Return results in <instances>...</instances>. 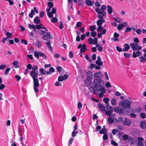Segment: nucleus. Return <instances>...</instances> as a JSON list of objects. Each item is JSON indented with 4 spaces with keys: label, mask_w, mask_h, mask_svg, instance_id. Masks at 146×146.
<instances>
[{
    "label": "nucleus",
    "mask_w": 146,
    "mask_h": 146,
    "mask_svg": "<svg viewBox=\"0 0 146 146\" xmlns=\"http://www.w3.org/2000/svg\"><path fill=\"white\" fill-rule=\"evenodd\" d=\"M94 88L92 86L89 87L90 92L95 94H97V91L104 88L105 84L104 81L100 79H95L93 82Z\"/></svg>",
    "instance_id": "1"
},
{
    "label": "nucleus",
    "mask_w": 146,
    "mask_h": 146,
    "mask_svg": "<svg viewBox=\"0 0 146 146\" xmlns=\"http://www.w3.org/2000/svg\"><path fill=\"white\" fill-rule=\"evenodd\" d=\"M131 101L127 100H125L121 102V104L123 108L124 109H127V111L126 110L123 111V113L124 114L128 115L129 112V111L131 110Z\"/></svg>",
    "instance_id": "2"
},
{
    "label": "nucleus",
    "mask_w": 146,
    "mask_h": 146,
    "mask_svg": "<svg viewBox=\"0 0 146 146\" xmlns=\"http://www.w3.org/2000/svg\"><path fill=\"white\" fill-rule=\"evenodd\" d=\"M38 67L36 66L33 67L32 70L30 73V75L33 79L38 78Z\"/></svg>",
    "instance_id": "3"
},
{
    "label": "nucleus",
    "mask_w": 146,
    "mask_h": 146,
    "mask_svg": "<svg viewBox=\"0 0 146 146\" xmlns=\"http://www.w3.org/2000/svg\"><path fill=\"white\" fill-rule=\"evenodd\" d=\"M51 8L48 7V8L46 9L47 15L48 17L50 18L52 17L53 16V14H55L56 12V9L54 7L52 9L51 12H50L51 9Z\"/></svg>",
    "instance_id": "4"
},
{
    "label": "nucleus",
    "mask_w": 146,
    "mask_h": 146,
    "mask_svg": "<svg viewBox=\"0 0 146 146\" xmlns=\"http://www.w3.org/2000/svg\"><path fill=\"white\" fill-rule=\"evenodd\" d=\"M131 46V49L133 50H140L142 49V47L141 46H139L137 43H131L130 44Z\"/></svg>",
    "instance_id": "5"
},
{
    "label": "nucleus",
    "mask_w": 146,
    "mask_h": 146,
    "mask_svg": "<svg viewBox=\"0 0 146 146\" xmlns=\"http://www.w3.org/2000/svg\"><path fill=\"white\" fill-rule=\"evenodd\" d=\"M33 83L34 85V89L35 91L38 92V90L37 87L39 86V80L38 78L33 79Z\"/></svg>",
    "instance_id": "6"
},
{
    "label": "nucleus",
    "mask_w": 146,
    "mask_h": 146,
    "mask_svg": "<svg viewBox=\"0 0 146 146\" xmlns=\"http://www.w3.org/2000/svg\"><path fill=\"white\" fill-rule=\"evenodd\" d=\"M108 111H106V114L109 116L111 115V113L113 111V109L112 107L110 105H107L106 106Z\"/></svg>",
    "instance_id": "7"
},
{
    "label": "nucleus",
    "mask_w": 146,
    "mask_h": 146,
    "mask_svg": "<svg viewBox=\"0 0 146 146\" xmlns=\"http://www.w3.org/2000/svg\"><path fill=\"white\" fill-rule=\"evenodd\" d=\"M78 48H81L80 49V52H84L87 50L86 45L84 44H83L82 45L81 44H80L78 45Z\"/></svg>",
    "instance_id": "8"
},
{
    "label": "nucleus",
    "mask_w": 146,
    "mask_h": 146,
    "mask_svg": "<svg viewBox=\"0 0 146 146\" xmlns=\"http://www.w3.org/2000/svg\"><path fill=\"white\" fill-rule=\"evenodd\" d=\"M99 91H100V92L99 93V97L100 98L104 96V94L106 93V90L105 88H102L100 90H98L97 91V94L98 93V92Z\"/></svg>",
    "instance_id": "9"
},
{
    "label": "nucleus",
    "mask_w": 146,
    "mask_h": 146,
    "mask_svg": "<svg viewBox=\"0 0 146 146\" xmlns=\"http://www.w3.org/2000/svg\"><path fill=\"white\" fill-rule=\"evenodd\" d=\"M122 124L123 125L127 126H129L131 124L130 120L126 118L123 121Z\"/></svg>",
    "instance_id": "10"
},
{
    "label": "nucleus",
    "mask_w": 146,
    "mask_h": 146,
    "mask_svg": "<svg viewBox=\"0 0 146 146\" xmlns=\"http://www.w3.org/2000/svg\"><path fill=\"white\" fill-rule=\"evenodd\" d=\"M43 38L45 40L48 41L51 38V33L49 32L47 33L46 34L44 35Z\"/></svg>",
    "instance_id": "11"
},
{
    "label": "nucleus",
    "mask_w": 146,
    "mask_h": 146,
    "mask_svg": "<svg viewBox=\"0 0 146 146\" xmlns=\"http://www.w3.org/2000/svg\"><path fill=\"white\" fill-rule=\"evenodd\" d=\"M68 78V76L67 75H64L63 76H60L58 78V80L59 82H62L66 80Z\"/></svg>",
    "instance_id": "12"
},
{
    "label": "nucleus",
    "mask_w": 146,
    "mask_h": 146,
    "mask_svg": "<svg viewBox=\"0 0 146 146\" xmlns=\"http://www.w3.org/2000/svg\"><path fill=\"white\" fill-rule=\"evenodd\" d=\"M141 54V52L139 50H137L136 51H134L133 52L132 57L134 58H136L137 57L139 56Z\"/></svg>",
    "instance_id": "13"
},
{
    "label": "nucleus",
    "mask_w": 146,
    "mask_h": 146,
    "mask_svg": "<svg viewBox=\"0 0 146 146\" xmlns=\"http://www.w3.org/2000/svg\"><path fill=\"white\" fill-rule=\"evenodd\" d=\"M87 76L89 80H91L93 77L92 72L90 71H88L87 73Z\"/></svg>",
    "instance_id": "14"
},
{
    "label": "nucleus",
    "mask_w": 146,
    "mask_h": 146,
    "mask_svg": "<svg viewBox=\"0 0 146 146\" xmlns=\"http://www.w3.org/2000/svg\"><path fill=\"white\" fill-rule=\"evenodd\" d=\"M123 50L124 52H127L130 48V46L127 43L125 44L123 46Z\"/></svg>",
    "instance_id": "15"
},
{
    "label": "nucleus",
    "mask_w": 146,
    "mask_h": 146,
    "mask_svg": "<svg viewBox=\"0 0 146 146\" xmlns=\"http://www.w3.org/2000/svg\"><path fill=\"white\" fill-rule=\"evenodd\" d=\"M140 126L142 129H146V123L144 121H141L140 122Z\"/></svg>",
    "instance_id": "16"
},
{
    "label": "nucleus",
    "mask_w": 146,
    "mask_h": 146,
    "mask_svg": "<svg viewBox=\"0 0 146 146\" xmlns=\"http://www.w3.org/2000/svg\"><path fill=\"white\" fill-rule=\"evenodd\" d=\"M119 35L118 34H117L116 32H115L114 33L113 36L115 38H113L112 39V40H113L114 41H118L119 39L118 38V37L119 36Z\"/></svg>",
    "instance_id": "17"
},
{
    "label": "nucleus",
    "mask_w": 146,
    "mask_h": 146,
    "mask_svg": "<svg viewBox=\"0 0 146 146\" xmlns=\"http://www.w3.org/2000/svg\"><path fill=\"white\" fill-rule=\"evenodd\" d=\"M98 106L99 109L102 111H104L105 109L104 106L102 104H98Z\"/></svg>",
    "instance_id": "18"
},
{
    "label": "nucleus",
    "mask_w": 146,
    "mask_h": 146,
    "mask_svg": "<svg viewBox=\"0 0 146 146\" xmlns=\"http://www.w3.org/2000/svg\"><path fill=\"white\" fill-rule=\"evenodd\" d=\"M102 74L100 72H97L94 74V76L95 78H101L102 77Z\"/></svg>",
    "instance_id": "19"
},
{
    "label": "nucleus",
    "mask_w": 146,
    "mask_h": 146,
    "mask_svg": "<svg viewBox=\"0 0 146 146\" xmlns=\"http://www.w3.org/2000/svg\"><path fill=\"white\" fill-rule=\"evenodd\" d=\"M105 21V20L104 19H102L101 20H99L97 21V24L98 26H100L102 23Z\"/></svg>",
    "instance_id": "20"
},
{
    "label": "nucleus",
    "mask_w": 146,
    "mask_h": 146,
    "mask_svg": "<svg viewBox=\"0 0 146 146\" xmlns=\"http://www.w3.org/2000/svg\"><path fill=\"white\" fill-rule=\"evenodd\" d=\"M85 3L88 6H92L93 5V3L90 0H86Z\"/></svg>",
    "instance_id": "21"
},
{
    "label": "nucleus",
    "mask_w": 146,
    "mask_h": 146,
    "mask_svg": "<svg viewBox=\"0 0 146 146\" xmlns=\"http://www.w3.org/2000/svg\"><path fill=\"white\" fill-rule=\"evenodd\" d=\"M34 22L36 24H39L40 22L39 17L37 16L35 17L34 19Z\"/></svg>",
    "instance_id": "22"
},
{
    "label": "nucleus",
    "mask_w": 146,
    "mask_h": 146,
    "mask_svg": "<svg viewBox=\"0 0 146 146\" xmlns=\"http://www.w3.org/2000/svg\"><path fill=\"white\" fill-rule=\"evenodd\" d=\"M140 61L142 63H145L146 60V59L143 56H141L139 57Z\"/></svg>",
    "instance_id": "23"
},
{
    "label": "nucleus",
    "mask_w": 146,
    "mask_h": 146,
    "mask_svg": "<svg viewBox=\"0 0 146 146\" xmlns=\"http://www.w3.org/2000/svg\"><path fill=\"white\" fill-rule=\"evenodd\" d=\"M108 14H111L113 11V9L110 6H108Z\"/></svg>",
    "instance_id": "24"
},
{
    "label": "nucleus",
    "mask_w": 146,
    "mask_h": 146,
    "mask_svg": "<svg viewBox=\"0 0 146 146\" xmlns=\"http://www.w3.org/2000/svg\"><path fill=\"white\" fill-rule=\"evenodd\" d=\"M46 45H47V47L50 50H52V47L51 45L50 41L48 42H45Z\"/></svg>",
    "instance_id": "25"
},
{
    "label": "nucleus",
    "mask_w": 146,
    "mask_h": 146,
    "mask_svg": "<svg viewBox=\"0 0 146 146\" xmlns=\"http://www.w3.org/2000/svg\"><path fill=\"white\" fill-rule=\"evenodd\" d=\"M57 15L55 14V17L53 18L51 20V21L52 23H54L58 21V19L57 18Z\"/></svg>",
    "instance_id": "26"
},
{
    "label": "nucleus",
    "mask_w": 146,
    "mask_h": 146,
    "mask_svg": "<svg viewBox=\"0 0 146 146\" xmlns=\"http://www.w3.org/2000/svg\"><path fill=\"white\" fill-rule=\"evenodd\" d=\"M107 132V130L105 128H102L100 131L99 133L101 134H105Z\"/></svg>",
    "instance_id": "27"
},
{
    "label": "nucleus",
    "mask_w": 146,
    "mask_h": 146,
    "mask_svg": "<svg viewBox=\"0 0 146 146\" xmlns=\"http://www.w3.org/2000/svg\"><path fill=\"white\" fill-rule=\"evenodd\" d=\"M114 119H112L110 117L108 118V123L110 124L114 122Z\"/></svg>",
    "instance_id": "28"
},
{
    "label": "nucleus",
    "mask_w": 146,
    "mask_h": 146,
    "mask_svg": "<svg viewBox=\"0 0 146 146\" xmlns=\"http://www.w3.org/2000/svg\"><path fill=\"white\" fill-rule=\"evenodd\" d=\"M111 104L113 106L115 105L116 104V100L115 98H113L111 100Z\"/></svg>",
    "instance_id": "29"
},
{
    "label": "nucleus",
    "mask_w": 146,
    "mask_h": 146,
    "mask_svg": "<svg viewBox=\"0 0 146 146\" xmlns=\"http://www.w3.org/2000/svg\"><path fill=\"white\" fill-rule=\"evenodd\" d=\"M110 100V99L109 98H104L103 99V101L104 102L106 103V104L107 105H108V102Z\"/></svg>",
    "instance_id": "30"
},
{
    "label": "nucleus",
    "mask_w": 146,
    "mask_h": 146,
    "mask_svg": "<svg viewBox=\"0 0 146 146\" xmlns=\"http://www.w3.org/2000/svg\"><path fill=\"white\" fill-rule=\"evenodd\" d=\"M68 2V3L69 5L71 7V9H72V5H73V0H67Z\"/></svg>",
    "instance_id": "31"
},
{
    "label": "nucleus",
    "mask_w": 146,
    "mask_h": 146,
    "mask_svg": "<svg viewBox=\"0 0 146 146\" xmlns=\"http://www.w3.org/2000/svg\"><path fill=\"white\" fill-rule=\"evenodd\" d=\"M35 11L34 10H32L31 11V13L29 15V16L31 18L33 17V15L35 14Z\"/></svg>",
    "instance_id": "32"
},
{
    "label": "nucleus",
    "mask_w": 146,
    "mask_h": 146,
    "mask_svg": "<svg viewBox=\"0 0 146 146\" xmlns=\"http://www.w3.org/2000/svg\"><path fill=\"white\" fill-rule=\"evenodd\" d=\"M34 55L36 57L37 59L39 58V52H38L36 51H34Z\"/></svg>",
    "instance_id": "33"
},
{
    "label": "nucleus",
    "mask_w": 146,
    "mask_h": 146,
    "mask_svg": "<svg viewBox=\"0 0 146 146\" xmlns=\"http://www.w3.org/2000/svg\"><path fill=\"white\" fill-rule=\"evenodd\" d=\"M39 55L40 56L43 57L45 59L46 58V56L45 54L43 53H42L40 52H39Z\"/></svg>",
    "instance_id": "34"
},
{
    "label": "nucleus",
    "mask_w": 146,
    "mask_h": 146,
    "mask_svg": "<svg viewBox=\"0 0 146 146\" xmlns=\"http://www.w3.org/2000/svg\"><path fill=\"white\" fill-rule=\"evenodd\" d=\"M90 34L91 36L93 37H95L97 35L96 33L94 31H92Z\"/></svg>",
    "instance_id": "35"
},
{
    "label": "nucleus",
    "mask_w": 146,
    "mask_h": 146,
    "mask_svg": "<svg viewBox=\"0 0 146 146\" xmlns=\"http://www.w3.org/2000/svg\"><path fill=\"white\" fill-rule=\"evenodd\" d=\"M78 133V131H75L74 130L72 133V135L73 137H74L76 136V135Z\"/></svg>",
    "instance_id": "36"
},
{
    "label": "nucleus",
    "mask_w": 146,
    "mask_h": 146,
    "mask_svg": "<svg viewBox=\"0 0 146 146\" xmlns=\"http://www.w3.org/2000/svg\"><path fill=\"white\" fill-rule=\"evenodd\" d=\"M13 64L15 68H18L19 67V65L18 64V62L17 61H14L13 63Z\"/></svg>",
    "instance_id": "37"
},
{
    "label": "nucleus",
    "mask_w": 146,
    "mask_h": 146,
    "mask_svg": "<svg viewBox=\"0 0 146 146\" xmlns=\"http://www.w3.org/2000/svg\"><path fill=\"white\" fill-rule=\"evenodd\" d=\"M40 72H41V74L44 75L46 73V71L44 70L43 68L40 69L39 70Z\"/></svg>",
    "instance_id": "38"
},
{
    "label": "nucleus",
    "mask_w": 146,
    "mask_h": 146,
    "mask_svg": "<svg viewBox=\"0 0 146 146\" xmlns=\"http://www.w3.org/2000/svg\"><path fill=\"white\" fill-rule=\"evenodd\" d=\"M88 42L90 44H93V39L91 37L89 38L88 39Z\"/></svg>",
    "instance_id": "39"
},
{
    "label": "nucleus",
    "mask_w": 146,
    "mask_h": 146,
    "mask_svg": "<svg viewBox=\"0 0 146 146\" xmlns=\"http://www.w3.org/2000/svg\"><path fill=\"white\" fill-rule=\"evenodd\" d=\"M96 63L97 64L100 66L102 65L103 64V62L101 61L96 60Z\"/></svg>",
    "instance_id": "40"
},
{
    "label": "nucleus",
    "mask_w": 146,
    "mask_h": 146,
    "mask_svg": "<svg viewBox=\"0 0 146 146\" xmlns=\"http://www.w3.org/2000/svg\"><path fill=\"white\" fill-rule=\"evenodd\" d=\"M28 27L31 29H33L35 27V25H31L30 24H28Z\"/></svg>",
    "instance_id": "41"
},
{
    "label": "nucleus",
    "mask_w": 146,
    "mask_h": 146,
    "mask_svg": "<svg viewBox=\"0 0 146 146\" xmlns=\"http://www.w3.org/2000/svg\"><path fill=\"white\" fill-rule=\"evenodd\" d=\"M48 7L50 8H52L53 6V4L51 2H48Z\"/></svg>",
    "instance_id": "42"
},
{
    "label": "nucleus",
    "mask_w": 146,
    "mask_h": 146,
    "mask_svg": "<svg viewBox=\"0 0 146 146\" xmlns=\"http://www.w3.org/2000/svg\"><path fill=\"white\" fill-rule=\"evenodd\" d=\"M119 123H121L123 122V117H122L120 116L118 117V118Z\"/></svg>",
    "instance_id": "43"
},
{
    "label": "nucleus",
    "mask_w": 146,
    "mask_h": 146,
    "mask_svg": "<svg viewBox=\"0 0 146 146\" xmlns=\"http://www.w3.org/2000/svg\"><path fill=\"white\" fill-rule=\"evenodd\" d=\"M6 35L7 36V37H8L10 38H11L12 35V34L9 32H7L6 34Z\"/></svg>",
    "instance_id": "44"
},
{
    "label": "nucleus",
    "mask_w": 146,
    "mask_h": 146,
    "mask_svg": "<svg viewBox=\"0 0 146 146\" xmlns=\"http://www.w3.org/2000/svg\"><path fill=\"white\" fill-rule=\"evenodd\" d=\"M77 106L78 108L79 109H80L82 107V105L81 102H78L77 104Z\"/></svg>",
    "instance_id": "45"
},
{
    "label": "nucleus",
    "mask_w": 146,
    "mask_h": 146,
    "mask_svg": "<svg viewBox=\"0 0 146 146\" xmlns=\"http://www.w3.org/2000/svg\"><path fill=\"white\" fill-rule=\"evenodd\" d=\"M132 29L130 27H127L125 28V32H130L131 30Z\"/></svg>",
    "instance_id": "46"
},
{
    "label": "nucleus",
    "mask_w": 146,
    "mask_h": 146,
    "mask_svg": "<svg viewBox=\"0 0 146 146\" xmlns=\"http://www.w3.org/2000/svg\"><path fill=\"white\" fill-rule=\"evenodd\" d=\"M123 140H126L128 138V136L126 134H124L123 136Z\"/></svg>",
    "instance_id": "47"
},
{
    "label": "nucleus",
    "mask_w": 146,
    "mask_h": 146,
    "mask_svg": "<svg viewBox=\"0 0 146 146\" xmlns=\"http://www.w3.org/2000/svg\"><path fill=\"white\" fill-rule=\"evenodd\" d=\"M96 29V27L95 26H91L90 28V30L91 31H94Z\"/></svg>",
    "instance_id": "48"
},
{
    "label": "nucleus",
    "mask_w": 146,
    "mask_h": 146,
    "mask_svg": "<svg viewBox=\"0 0 146 146\" xmlns=\"http://www.w3.org/2000/svg\"><path fill=\"white\" fill-rule=\"evenodd\" d=\"M82 25V23L81 22H78L76 24V27H80Z\"/></svg>",
    "instance_id": "49"
},
{
    "label": "nucleus",
    "mask_w": 146,
    "mask_h": 146,
    "mask_svg": "<svg viewBox=\"0 0 146 146\" xmlns=\"http://www.w3.org/2000/svg\"><path fill=\"white\" fill-rule=\"evenodd\" d=\"M6 67V64H1L0 66V69L3 70Z\"/></svg>",
    "instance_id": "50"
},
{
    "label": "nucleus",
    "mask_w": 146,
    "mask_h": 146,
    "mask_svg": "<svg viewBox=\"0 0 146 146\" xmlns=\"http://www.w3.org/2000/svg\"><path fill=\"white\" fill-rule=\"evenodd\" d=\"M133 42H134L137 43L139 42V41L137 37H135L133 39Z\"/></svg>",
    "instance_id": "51"
},
{
    "label": "nucleus",
    "mask_w": 146,
    "mask_h": 146,
    "mask_svg": "<svg viewBox=\"0 0 146 146\" xmlns=\"http://www.w3.org/2000/svg\"><path fill=\"white\" fill-rule=\"evenodd\" d=\"M111 143L114 146H117L118 145L117 143H116L115 141L113 140L111 141Z\"/></svg>",
    "instance_id": "52"
},
{
    "label": "nucleus",
    "mask_w": 146,
    "mask_h": 146,
    "mask_svg": "<svg viewBox=\"0 0 146 146\" xmlns=\"http://www.w3.org/2000/svg\"><path fill=\"white\" fill-rule=\"evenodd\" d=\"M98 39L97 38H94L93 39V44L95 45L97 43Z\"/></svg>",
    "instance_id": "53"
},
{
    "label": "nucleus",
    "mask_w": 146,
    "mask_h": 146,
    "mask_svg": "<svg viewBox=\"0 0 146 146\" xmlns=\"http://www.w3.org/2000/svg\"><path fill=\"white\" fill-rule=\"evenodd\" d=\"M123 27L122 25V24H119L117 27V29L118 30H120Z\"/></svg>",
    "instance_id": "54"
},
{
    "label": "nucleus",
    "mask_w": 146,
    "mask_h": 146,
    "mask_svg": "<svg viewBox=\"0 0 146 146\" xmlns=\"http://www.w3.org/2000/svg\"><path fill=\"white\" fill-rule=\"evenodd\" d=\"M106 86L107 88H110L111 87V86L110 84V83L109 82H108L106 84Z\"/></svg>",
    "instance_id": "55"
},
{
    "label": "nucleus",
    "mask_w": 146,
    "mask_h": 146,
    "mask_svg": "<svg viewBox=\"0 0 146 146\" xmlns=\"http://www.w3.org/2000/svg\"><path fill=\"white\" fill-rule=\"evenodd\" d=\"M124 56L126 58H129L130 57V54L127 53H124Z\"/></svg>",
    "instance_id": "56"
},
{
    "label": "nucleus",
    "mask_w": 146,
    "mask_h": 146,
    "mask_svg": "<svg viewBox=\"0 0 146 146\" xmlns=\"http://www.w3.org/2000/svg\"><path fill=\"white\" fill-rule=\"evenodd\" d=\"M141 117L143 119H144L145 118V114L144 113H140Z\"/></svg>",
    "instance_id": "57"
},
{
    "label": "nucleus",
    "mask_w": 146,
    "mask_h": 146,
    "mask_svg": "<svg viewBox=\"0 0 146 146\" xmlns=\"http://www.w3.org/2000/svg\"><path fill=\"white\" fill-rule=\"evenodd\" d=\"M15 78L17 81H19L20 80L21 77L19 75H16L15 76Z\"/></svg>",
    "instance_id": "58"
},
{
    "label": "nucleus",
    "mask_w": 146,
    "mask_h": 146,
    "mask_svg": "<svg viewBox=\"0 0 146 146\" xmlns=\"http://www.w3.org/2000/svg\"><path fill=\"white\" fill-rule=\"evenodd\" d=\"M103 139L104 140H107L108 139V135L106 134H104L103 136Z\"/></svg>",
    "instance_id": "59"
},
{
    "label": "nucleus",
    "mask_w": 146,
    "mask_h": 146,
    "mask_svg": "<svg viewBox=\"0 0 146 146\" xmlns=\"http://www.w3.org/2000/svg\"><path fill=\"white\" fill-rule=\"evenodd\" d=\"M73 139H74L73 138H71L70 139V140H69L68 143V144L69 145H70L72 144V142H73Z\"/></svg>",
    "instance_id": "60"
},
{
    "label": "nucleus",
    "mask_w": 146,
    "mask_h": 146,
    "mask_svg": "<svg viewBox=\"0 0 146 146\" xmlns=\"http://www.w3.org/2000/svg\"><path fill=\"white\" fill-rule=\"evenodd\" d=\"M37 45L38 48H40L42 45V43L40 41H38Z\"/></svg>",
    "instance_id": "61"
},
{
    "label": "nucleus",
    "mask_w": 146,
    "mask_h": 146,
    "mask_svg": "<svg viewBox=\"0 0 146 146\" xmlns=\"http://www.w3.org/2000/svg\"><path fill=\"white\" fill-rule=\"evenodd\" d=\"M118 130L116 129H114L112 131V134L113 135H115L116 133L118 131Z\"/></svg>",
    "instance_id": "62"
},
{
    "label": "nucleus",
    "mask_w": 146,
    "mask_h": 146,
    "mask_svg": "<svg viewBox=\"0 0 146 146\" xmlns=\"http://www.w3.org/2000/svg\"><path fill=\"white\" fill-rule=\"evenodd\" d=\"M116 50L119 52H122V50L121 48L119 47L118 46H117L116 47Z\"/></svg>",
    "instance_id": "63"
},
{
    "label": "nucleus",
    "mask_w": 146,
    "mask_h": 146,
    "mask_svg": "<svg viewBox=\"0 0 146 146\" xmlns=\"http://www.w3.org/2000/svg\"><path fill=\"white\" fill-rule=\"evenodd\" d=\"M21 42L22 43L24 44L25 45H27V41L25 40H21Z\"/></svg>",
    "instance_id": "64"
}]
</instances>
